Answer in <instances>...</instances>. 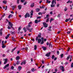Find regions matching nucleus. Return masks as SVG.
<instances>
[{
  "label": "nucleus",
  "mask_w": 73,
  "mask_h": 73,
  "mask_svg": "<svg viewBox=\"0 0 73 73\" xmlns=\"http://www.w3.org/2000/svg\"><path fill=\"white\" fill-rule=\"evenodd\" d=\"M30 27H31V25H28L26 26V29H27V31H29V32H31L32 30H33V28L30 29Z\"/></svg>",
  "instance_id": "nucleus-1"
},
{
  "label": "nucleus",
  "mask_w": 73,
  "mask_h": 73,
  "mask_svg": "<svg viewBox=\"0 0 73 73\" xmlns=\"http://www.w3.org/2000/svg\"><path fill=\"white\" fill-rule=\"evenodd\" d=\"M30 17V15H29V13H27L25 16V17L26 19L27 17Z\"/></svg>",
  "instance_id": "nucleus-2"
},
{
  "label": "nucleus",
  "mask_w": 73,
  "mask_h": 73,
  "mask_svg": "<svg viewBox=\"0 0 73 73\" xmlns=\"http://www.w3.org/2000/svg\"><path fill=\"white\" fill-rule=\"evenodd\" d=\"M60 70H62V72H64V71H65V70H64V67L63 66H60Z\"/></svg>",
  "instance_id": "nucleus-3"
},
{
  "label": "nucleus",
  "mask_w": 73,
  "mask_h": 73,
  "mask_svg": "<svg viewBox=\"0 0 73 73\" xmlns=\"http://www.w3.org/2000/svg\"><path fill=\"white\" fill-rule=\"evenodd\" d=\"M43 24L44 28H47L48 27V25L46 23L44 22L43 23Z\"/></svg>",
  "instance_id": "nucleus-4"
},
{
  "label": "nucleus",
  "mask_w": 73,
  "mask_h": 73,
  "mask_svg": "<svg viewBox=\"0 0 73 73\" xmlns=\"http://www.w3.org/2000/svg\"><path fill=\"white\" fill-rule=\"evenodd\" d=\"M51 53L50 52H49L46 54L45 55V56H46V57H49V56H50V55Z\"/></svg>",
  "instance_id": "nucleus-5"
},
{
  "label": "nucleus",
  "mask_w": 73,
  "mask_h": 73,
  "mask_svg": "<svg viewBox=\"0 0 73 73\" xmlns=\"http://www.w3.org/2000/svg\"><path fill=\"white\" fill-rule=\"evenodd\" d=\"M8 62V59L7 58H6L5 59V62L4 63V64H6Z\"/></svg>",
  "instance_id": "nucleus-6"
},
{
  "label": "nucleus",
  "mask_w": 73,
  "mask_h": 73,
  "mask_svg": "<svg viewBox=\"0 0 73 73\" xmlns=\"http://www.w3.org/2000/svg\"><path fill=\"white\" fill-rule=\"evenodd\" d=\"M18 8L19 9V10H21V8H22V6L21 5H19L18 6Z\"/></svg>",
  "instance_id": "nucleus-7"
},
{
  "label": "nucleus",
  "mask_w": 73,
  "mask_h": 73,
  "mask_svg": "<svg viewBox=\"0 0 73 73\" xmlns=\"http://www.w3.org/2000/svg\"><path fill=\"white\" fill-rule=\"evenodd\" d=\"M9 64H7V65H5L4 66V68H3L4 69H6V68H7V67H8V66H9Z\"/></svg>",
  "instance_id": "nucleus-8"
},
{
  "label": "nucleus",
  "mask_w": 73,
  "mask_h": 73,
  "mask_svg": "<svg viewBox=\"0 0 73 73\" xmlns=\"http://www.w3.org/2000/svg\"><path fill=\"white\" fill-rule=\"evenodd\" d=\"M9 36H10V34H8L7 36H6L5 37V38H6V40H7V39H8V37H9Z\"/></svg>",
  "instance_id": "nucleus-9"
},
{
  "label": "nucleus",
  "mask_w": 73,
  "mask_h": 73,
  "mask_svg": "<svg viewBox=\"0 0 73 73\" xmlns=\"http://www.w3.org/2000/svg\"><path fill=\"white\" fill-rule=\"evenodd\" d=\"M41 42V39H38V44H39Z\"/></svg>",
  "instance_id": "nucleus-10"
},
{
  "label": "nucleus",
  "mask_w": 73,
  "mask_h": 73,
  "mask_svg": "<svg viewBox=\"0 0 73 73\" xmlns=\"http://www.w3.org/2000/svg\"><path fill=\"white\" fill-rule=\"evenodd\" d=\"M38 37H39L40 38L41 37V33L39 34L38 35Z\"/></svg>",
  "instance_id": "nucleus-11"
},
{
  "label": "nucleus",
  "mask_w": 73,
  "mask_h": 73,
  "mask_svg": "<svg viewBox=\"0 0 73 73\" xmlns=\"http://www.w3.org/2000/svg\"><path fill=\"white\" fill-rule=\"evenodd\" d=\"M13 15L12 14H10L9 15V19H10L11 17H12Z\"/></svg>",
  "instance_id": "nucleus-12"
},
{
  "label": "nucleus",
  "mask_w": 73,
  "mask_h": 73,
  "mask_svg": "<svg viewBox=\"0 0 73 73\" xmlns=\"http://www.w3.org/2000/svg\"><path fill=\"white\" fill-rule=\"evenodd\" d=\"M18 70H19V71H20V70H21V69L22 68V67L21 66H19L18 67Z\"/></svg>",
  "instance_id": "nucleus-13"
},
{
  "label": "nucleus",
  "mask_w": 73,
  "mask_h": 73,
  "mask_svg": "<svg viewBox=\"0 0 73 73\" xmlns=\"http://www.w3.org/2000/svg\"><path fill=\"white\" fill-rule=\"evenodd\" d=\"M35 4V3H33L31 4V5H30L31 7H34V5Z\"/></svg>",
  "instance_id": "nucleus-14"
},
{
  "label": "nucleus",
  "mask_w": 73,
  "mask_h": 73,
  "mask_svg": "<svg viewBox=\"0 0 73 73\" xmlns=\"http://www.w3.org/2000/svg\"><path fill=\"white\" fill-rule=\"evenodd\" d=\"M37 45H35L34 46V50H37Z\"/></svg>",
  "instance_id": "nucleus-15"
},
{
  "label": "nucleus",
  "mask_w": 73,
  "mask_h": 73,
  "mask_svg": "<svg viewBox=\"0 0 73 73\" xmlns=\"http://www.w3.org/2000/svg\"><path fill=\"white\" fill-rule=\"evenodd\" d=\"M20 58V56H17L16 57V60H19Z\"/></svg>",
  "instance_id": "nucleus-16"
},
{
  "label": "nucleus",
  "mask_w": 73,
  "mask_h": 73,
  "mask_svg": "<svg viewBox=\"0 0 73 73\" xmlns=\"http://www.w3.org/2000/svg\"><path fill=\"white\" fill-rule=\"evenodd\" d=\"M42 48L44 50H46V48L45 47L42 46Z\"/></svg>",
  "instance_id": "nucleus-17"
},
{
  "label": "nucleus",
  "mask_w": 73,
  "mask_h": 73,
  "mask_svg": "<svg viewBox=\"0 0 73 73\" xmlns=\"http://www.w3.org/2000/svg\"><path fill=\"white\" fill-rule=\"evenodd\" d=\"M70 19V18H69L68 19H66L65 20V22H68V21H69Z\"/></svg>",
  "instance_id": "nucleus-18"
},
{
  "label": "nucleus",
  "mask_w": 73,
  "mask_h": 73,
  "mask_svg": "<svg viewBox=\"0 0 73 73\" xmlns=\"http://www.w3.org/2000/svg\"><path fill=\"white\" fill-rule=\"evenodd\" d=\"M16 49V47H15L12 50H11V52L12 53H13V51H15V50Z\"/></svg>",
  "instance_id": "nucleus-19"
},
{
  "label": "nucleus",
  "mask_w": 73,
  "mask_h": 73,
  "mask_svg": "<svg viewBox=\"0 0 73 73\" xmlns=\"http://www.w3.org/2000/svg\"><path fill=\"white\" fill-rule=\"evenodd\" d=\"M11 35H13V34H15V31H11Z\"/></svg>",
  "instance_id": "nucleus-20"
},
{
  "label": "nucleus",
  "mask_w": 73,
  "mask_h": 73,
  "mask_svg": "<svg viewBox=\"0 0 73 73\" xmlns=\"http://www.w3.org/2000/svg\"><path fill=\"white\" fill-rule=\"evenodd\" d=\"M40 9H36V12H40Z\"/></svg>",
  "instance_id": "nucleus-21"
},
{
  "label": "nucleus",
  "mask_w": 73,
  "mask_h": 73,
  "mask_svg": "<svg viewBox=\"0 0 73 73\" xmlns=\"http://www.w3.org/2000/svg\"><path fill=\"white\" fill-rule=\"evenodd\" d=\"M35 23H36V24L38 23V20L37 19L35 20Z\"/></svg>",
  "instance_id": "nucleus-22"
},
{
  "label": "nucleus",
  "mask_w": 73,
  "mask_h": 73,
  "mask_svg": "<svg viewBox=\"0 0 73 73\" xmlns=\"http://www.w3.org/2000/svg\"><path fill=\"white\" fill-rule=\"evenodd\" d=\"M46 0V3H48V4H49V3H50V2H51V1H49L48 0Z\"/></svg>",
  "instance_id": "nucleus-23"
},
{
  "label": "nucleus",
  "mask_w": 73,
  "mask_h": 73,
  "mask_svg": "<svg viewBox=\"0 0 73 73\" xmlns=\"http://www.w3.org/2000/svg\"><path fill=\"white\" fill-rule=\"evenodd\" d=\"M54 7H55V5H53V4L51 5V8Z\"/></svg>",
  "instance_id": "nucleus-24"
},
{
  "label": "nucleus",
  "mask_w": 73,
  "mask_h": 73,
  "mask_svg": "<svg viewBox=\"0 0 73 73\" xmlns=\"http://www.w3.org/2000/svg\"><path fill=\"white\" fill-rule=\"evenodd\" d=\"M20 64V61H17V62L16 63L17 65H19Z\"/></svg>",
  "instance_id": "nucleus-25"
},
{
  "label": "nucleus",
  "mask_w": 73,
  "mask_h": 73,
  "mask_svg": "<svg viewBox=\"0 0 73 73\" xmlns=\"http://www.w3.org/2000/svg\"><path fill=\"white\" fill-rule=\"evenodd\" d=\"M10 69L11 70H13V69H14V67H13V66H11V68H10Z\"/></svg>",
  "instance_id": "nucleus-26"
},
{
  "label": "nucleus",
  "mask_w": 73,
  "mask_h": 73,
  "mask_svg": "<svg viewBox=\"0 0 73 73\" xmlns=\"http://www.w3.org/2000/svg\"><path fill=\"white\" fill-rule=\"evenodd\" d=\"M45 6H42V7H41V6H40V8H45Z\"/></svg>",
  "instance_id": "nucleus-27"
},
{
  "label": "nucleus",
  "mask_w": 73,
  "mask_h": 73,
  "mask_svg": "<svg viewBox=\"0 0 73 73\" xmlns=\"http://www.w3.org/2000/svg\"><path fill=\"white\" fill-rule=\"evenodd\" d=\"M69 57H70V58H72V55H68Z\"/></svg>",
  "instance_id": "nucleus-28"
},
{
  "label": "nucleus",
  "mask_w": 73,
  "mask_h": 73,
  "mask_svg": "<svg viewBox=\"0 0 73 73\" xmlns=\"http://www.w3.org/2000/svg\"><path fill=\"white\" fill-rule=\"evenodd\" d=\"M3 3H4V4H7V1H3Z\"/></svg>",
  "instance_id": "nucleus-29"
},
{
  "label": "nucleus",
  "mask_w": 73,
  "mask_h": 73,
  "mask_svg": "<svg viewBox=\"0 0 73 73\" xmlns=\"http://www.w3.org/2000/svg\"><path fill=\"white\" fill-rule=\"evenodd\" d=\"M68 9V8L66 7H65L64 11H65V12H66V11H67V10Z\"/></svg>",
  "instance_id": "nucleus-30"
},
{
  "label": "nucleus",
  "mask_w": 73,
  "mask_h": 73,
  "mask_svg": "<svg viewBox=\"0 0 73 73\" xmlns=\"http://www.w3.org/2000/svg\"><path fill=\"white\" fill-rule=\"evenodd\" d=\"M54 0H52V1L51 3L52 4H54Z\"/></svg>",
  "instance_id": "nucleus-31"
},
{
  "label": "nucleus",
  "mask_w": 73,
  "mask_h": 73,
  "mask_svg": "<svg viewBox=\"0 0 73 73\" xmlns=\"http://www.w3.org/2000/svg\"><path fill=\"white\" fill-rule=\"evenodd\" d=\"M31 70H32V72H35V70H34V68H33L31 69Z\"/></svg>",
  "instance_id": "nucleus-32"
},
{
  "label": "nucleus",
  "mask_w": 73,
  "mask_h": 73,
  "mask_svg": "<svg viewBox=\"0 0 73 73\" xmlns=\"http://www.w3.org/2000/svg\"><path fill=\"white\" fill-rule=\"evenodd\" d=\"M23 29L24 30L25 32H27V29L25 28H24Z\"/></svg>",
  "instance_id": "nucleus-33"
},
{
  "label": "nucleus",
  "mask_w": 73,
  "mask_h": 73,
  "mask_svg": "<svg viewBox=\"0 0 73 73\" xmlns=\"http://www.w3.org/2000/svg\"><path fill=\"white\" fill-rule=\"evenodd\" d=\"M63 56H64V54H62L60 55V57L61 58H62V57H63Z\"/></svg>",
  "instance_id": "nucleus-34"
},
{
  "label": "nucleus",
  "mask_w": 73,
  "mask_h": 73,
  "mask_svg": "<svg viewBox=\"0 0 73 73\" xmlns=\"http://www.w3.org/2000/svg\"><path fill=\"white\" fill-rule=\"evenodd\" d=\"M21 27H19V28H18V30L19 31H20V30H21Z\"/></svg>",
  "instance_id": "nucleus-35"
},
{
  "label": "nucleus",
  "mask_w": 73,
  "mask_h": 73,
  "mask_svg": "<svg viewBox=\"0 0 73 73\" xmlns=\"http://www.w3.org/2000/svg\"><path fill=\"white\" fill-rule=\"evenodd\" d=\"M42 14H43L42 13H41V12H39L38 13V15H42Z\"/></svg>",
  "instance_id": "nucleus-36"
},
{
  "label": "nucleus",
  "mask_w": 73,
  "mask_h": 73,
  "mask_svg": "<svg viewBox=\"0 0 73 73\" xmlns=\"http://www.w3.org/2000/svg\"><path fill=\"white\" fill-rule=\"evenodd\" d=\"M12 26H13V24H12L11 25V26H10V27H11V28L13 29H14V28H13V27H12Z\"/></svg>",
  "instance_id": "nucleus-37"
},
{
  "label": "nucleus",
  "mask_w": 73,
  "mask_h": 73,
  "mask_svg": "<svg viewBox=\"0 0 73 73\" xmlns=\"http://www.w3.org/2000/svg\"><path fill=\"white\" fill-rule=\"evenodd\" d=\"M44 40H42V42L40 43V44H44Z\"/></svg>",
  "instance_id": "nucleus-38"
},
{
  "label": "nucleus",
  "mask_w": 73,
  "mask_h": 73,
  "mask_svg": "<svg viewBox=\"0 0 73 73\" xmlns=\"http://www.w3.org/2000/svg\"><path fill=\"white\" fill-rule=\"evenodd\" d=\"M9 25H10V26H11V25L13 24L12 23H11L10 22H9Z\"/></svg>",
  "instance_id": "nucleus-39"
},
{
  "label": "nucleus",
  "mask_w": 73,
  "mask_h": 73,
  "mask_svg": "<svg viewBox=\"0 0 73 73\" xmlns=\"http://www.w3.org/2000/svg\"><path fill=\"white\" fill-rule=\"evenodd\" d=\"M12 39L13 40V41H15V38H13V37H12Z\"/></svg>",
  "instance_id": "nucleus-40"
},
{
  "label": "nucleus",
  "mask_w": 73,
  "mask_h": 73,
  "mask_svg": "<svg viewBox=\"0 0 73 73\" xmlns=\"http://www.w3.org/2000/svg\"><path fill=\"white\" fill-rule=\"evenodd\" d=\"M36 41H37L38 40V36H37L35 39Z\"/></svg>",
  "instance_id": "nucleus-41"
},
{
  "label": "nucleus",
  "mask_w": 73,
  "mask_h": 73,
  "mask_svg": "<svg viewBox=\"0 0 73 73\" xmlns=\"http://www.w3.org/2000/svg\"><path fill=\"white\" fill-rule=\"evenodd\" d=\"M49 14L47 15H46V18H48H48H49Z\"/></svg>",
  "instance_id": "nucleus-42"
},
{
  "label": "nucleus",
  "mask_w": 73,
  "mask_h": 73,
  "mask_svg": "<svg viewBox=\"0 0 73 73\" xmlns=\"http://www.w3.org/2000/svg\"><path fill=\"white\" fill-rule=\"evenodd\" d=\"M69 58H70L69 56H68L66 58V60H69Z\"/></svg>",
  "instance_id": "nucleus-43"
},
{
  "label": "nucleus",
  "mask_w": 73,
  "mask_h": 73,
  "mask_svg": "<svg viewBox=\"0 0 73 73\" xmlns=\"http://www.w3.org/2000/svg\"><path fill=\"white\" fill-rule=\"evenodd\" d=\"M71 68H73V62L71 64Z\"/></svg>",
  "instance_id": "nucleus-44"
},
{
  "label": "nucleus",
  "mask_w": 73,
  "mask_h": 73,
  "mask_svg": "<svg viewBox=\"0 0 73 73\" xmlns=\"http://www.w3.org/2000/svg\"><path fill=\"white\" fill-rule=\"evenodd\" d=\"M60 14H59L58 15L57 17L59 18V17H60Z\"/></svg>",
  "instance_id": "nucleus-45"
},
{
  "label": "nucleus",
  "mask_w": 73,
  "mask_h": 73,
  "mask_svg": "<svg viewBox=\"0 0 73 73\" xmlns=\"http://www.w3.org/2000/svg\"><path fill=\"white\" fill-rule=\"evenodd\" d=\"M9 26H10V25H9L8 27V29H10L11 28V27H10Z\"/></svg>",
  "instance_id": "nucleus-46"
},
{
  "label": "nucleus",
  "mask_w": 73,
  "mask_h": 73,
  "mask_svg": "<svg viewBox=\"0 0 73 73\" xmlns=\"http://www.w3.org/2000/svg\"><path fill=\"white\" fill-rule=\"evenodd\" d=\"M49 45L50 46V45H51V48H52V44H51V43H50V42L49 43Z\"/></svg>",
  "instance_id": "nucleus-47"
},
{
  "label": "nucleus",
  "mask_w": 73,
  "mask_h": 73,
  "mask_svg": "<svg viewBox=\"0 0 73 73\" xmlns=\"http://www.w3.org/2000/svg\"><path fill=\"white\" fill-rule=\"evenodd\" d=\"M54 55H52V59H54Z\"/></svg>",
  "instance_id": "nucleus-48"
},
{
  "label": "nucleus",
  "mask_w": 73,
  "mask_h": 73,
  "mask_svg": "<svg viewBox=\"0 0 73 73\" xmlns=\"http://www.w3.org/2000/svg\"><path fill=\"white\" fill-rule=\"evenodd\" d=\"M2 47L3 48H5V45H4L3 46H2Z\"/></svg>",
  "instance_id": "nucleus-49"
},
{
  "label": "nucleus",
  "mask_w": 73,
  "mask_h": 73,
  "mask_svg": "<svg viewBox=\"0 0 73 73\" xmlns=\"http://www.w3.org/2000/svg\"><path fill=\"white\" fill-rule=\"evenodd\" d=\"M27 4V2H25L23 4V5H26Z\"/></svg>",
  "instance_id": "nucleus-50"
},
{
  "label": "nucleus",
  "mask_w": 73,
  "mask_h": 73,
  "mask_svg": "<svg viewBox=\"0 0 73 73\" xmlns=\"http://www.w3.org/2000/svg\"><path fill=\"white\" fill-rule=\"evenodd\" d=\"M56 53H57V54L58 55V54H59V53H60V52H59V51H57V52Z\"/></svg>",
  "instance_id": "nucleus-51"
},
{
  "label": "nucleus",
  "mask_w": 73,
  "mask_h": 73,
  "mask_svg": "<svg viewBox=\"0 0 73 73\" xmlns=\"http://www.w3.org/2000/svg\"><path fill=\"white\" fill-rule=\"evenodd\" d=\"M49 18H48L47 19H46V23H48V21H49Z\"/></svg>",
  "instance_id": "nucleus-52"
},
{
  "label": "nucleus",
  "mask_w": 73,
  "mask_h": 73,
  "mask_svg": "<svg viewBox=\"0 0 73 73\" xmlns=\"http://www.w3.org/2000/svg\"><path fill=\"white\" fill-rule=\"evenodd\" d=\"M70 49V48H68V49L67 50V52H69V50Z\"/></svg>",
  "instance_id": "nucleus-53"
},
{
  "label": "nucleus",
  "mask_w": 73,
  "mask_h": 73,
  "mask_svg": "<svg viewBox=\"0 0 73 73\" xmlns=\"http://www.w3.org/2000/svg\"><path fill=\"white\" fill-rule=\"evenodd\" d=\"M25 49L27 51L28 50V48L26 47L25 48Z\"/></svg>",
  "instance_id": "nucleus-54"
},
{
  "label": "nucleus",
  "mask_w": 73,
  "mask_h": 73,
  "mask_svg": "<svg viewBox=\"0 0 73 73\" xmlns=\"http://www.w3.org/2000/svg\"><path fill=\"white\" fill-rule=\"evenodd\" d=\"M70 32H71L70 31H68L67 32V34H69L70 33Z\"/></svg>",
  "instance_id": "nucleus-55"
},
{
  "label": "nucleus",
  "mask_w": 73,
  "mask_h": 73,
  "mask_svg": "<svg viewBox=\"0 0 73 73\" xmlns=\"http://www.w3.org/2000/svg\"><path fill=\"white\" fill-rule=\"evenodd\" d=\"M12 8L15 9V6H12Z\"/></svg>",
  "instance_id": "nucleus-56"
},
{
  "label": "nucleus",
  "mask_w": 73,
  "mask_h": 73,
  "mask_svg": "<svg viewBox=\"0 0 73 73\" xmlns=\"http://www.w3.org/2000/svg\"><path fill=\"white\" fill-rule=\"evenodd\" d=\"M45 13H46V11H44L42 13H43V14H45Z\"/></svg>",
  "instance_id": "nucleus-57"
},
{
  "label": "nucleus",
  "mask_w": 73,
  "mask_h": 73,
  "mask_svg": "<svg viewBox=\"0 0 73 73\" xmlns=\"http://www.w3.org/2000/svg\"><path fill=\"white\" fill-rule=\"evenodd\" d=\"M32 23V22H30L29 23L28 25H30V24H31Z\"/></svg>",
  "instance_id": "nucleus-58"
},
{
  "label": "nucleus",
  "mask_w": 73,
  "mask_h": 73,
  "mask_svg": "<svg viewBox=\"0 0 73 73\" xmlns=\"http://www.w3.org/2000/svg\"><path fill=\"white\" fill-rule=\"evenodd\" d=\"M9 50H10L9 49H8L7 50V53H9Z\"/></svg>",
  "instance_id": "nucleus-59"
},
{
  "label": "nucleus",
  "mask_w": 73,
  "mask_h": 73,
  "mask_svg": "<svg viewBox=\"0 0 73 73\" xmlns=\"http://www.w3.org/2000/svg\"><path fill=\"white\" fill-rule=\"evenodd\" d=\"M19 0H17V4H19Z\"/></svg>",
  "instance_id": "nucleus-60"
},
{
  "label": "nucleus",
  "mask_w": 73,
  "mask_h": 73,
  "mask_svg": "<svg viewBox=\"0 0 73 73\" xmlns=\"http://www.w3.org/2000/svg\"><path fill=\"white\" fill-rule=\"evenodd\" d=\"M57 59V58L56 57L54 59V61H56V60Z\"/></svg>",
  "instance_id": "nucleus-61"
},
{
  "label": "nucleus",
  "mask_w": 73,
  "mask_h": 73,
  "mask_svg": "<svg viewBox=\"0 0 73 73\" xmlns=\"http://www.w3.org/2000/svg\"><path fill=\"white\" fill-rule=\"evenodd\" d=\"M7 6H6L5 8V11H7Z\"/></svg>",
  "instance_id": "nucleus-62"
},
{
  "label": "nucleus",
  "mask_w": 73,
  "mask_h": 73,
  "mask_svg": "<svg viewBox=\"0 0 73 73\" xmlns=\"http://www.w3.org/2000/svg\"><path fill=\"white\" fill-rule=\"evenodd\" d=\"M5 16V13L3 15H2V17H4V16Z\"/></svg>",
  "instance_id": "nucleus-63"
},
{
  "label": "nucleus",
  "mask_w": 73,
  "mask_h": 73,
  "mask_svg": "<svg viewBox=\"0 0 73 73\" xmlns=\"http://www.w3.org/2000/svg\"><path fill=\"white\" fill-rule=\"evenodd\" d=\"M37 19H41L40 17H38L36 18Z\"/></svg>",
  "instance_id": "nucleus-64"
}]
</instances>
